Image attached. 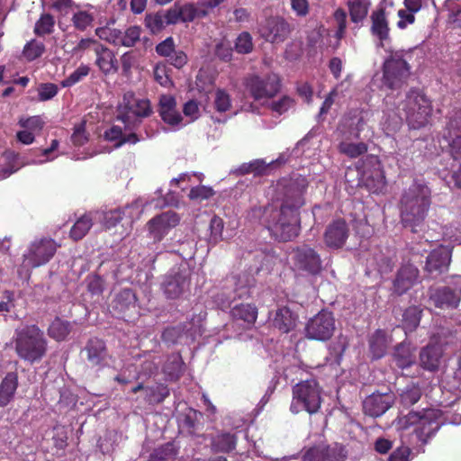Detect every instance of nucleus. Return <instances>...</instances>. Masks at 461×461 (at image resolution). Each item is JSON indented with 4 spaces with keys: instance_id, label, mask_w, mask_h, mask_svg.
Masks as SVG:
<instances>
[{
    "instance_id": "nucleus-1",
    "label": "nucleus",
    "mask_w": 461,
    "mask_h": 461,
    "mask_svg": "<svg viewBox=\"0 0 461 461\" xmlns=\"http://www.w3.org/2000/svg\"><path fill=\"white\" fill-rule=\"evenodd\" d=\"M308 180L303 176L281 178L277 184L279 206L268 204L262 214V222L269 233L280 242L297 238L301 230L300 208L305 203Z\"/></svg>"
},
{
    "instance_id": "nucleus-2",
    "label": "nucleus",
    "mask_w": 461,
    "mask_h": 461,
    "mask_svg": "<svg viewBox=\"0 0 461 461\" xmlns=\"http://www.w3.org/2000/svg\"><path fill=\"white\" fill-rule=\"evenodd\" d=\"M431 203L430 187L422 180H414L403 189L398 202L402 225L412 233L423 231Z\"/></svg>"
},
{
    "instance_id": "nucleus-3",
    "label": "nucleus",
    "mask_w": 461,
    "mask_h": 461,
    "mask_svg": "<svg viewBox=\"0 0 461 461\" xmlns=\"http://www.w3.org/2000/svg\"><path fill=\"white\" fill-rule=\"evenodd\" d=\"M49 340L38 325H25L14 332V350L17 357L30 364L40 362L46 357Z\"/></svg>"
},
{
    "instance_id": "nucleus-4",
    "label": "nucleus",
    "mask_w": 461,
    "mask_h": 461,
    "mask_svg": "<svg viewBox=\"0 0 461 461\" xmlns=\"http://www.w3.org/2000/svg\"><path fill=\"white\" fill-rule=\"evenodd\" d=\"M154 113L149 97H142L129 90L122 95L117 105V120L122 122L125 129L140 128L144 118L150 117Z\"/></svg>"
},
{
    "instance_id": "nucleus-5",
    "label": "nucleus",
    "mask_w": 461,
    "mask_h": 461,
    "mask_svg": "<svg viewBox=\"0 0 461 461\" xmlns=\"http://www.w3.org/2000/svg\"><path fill=\"white\" fill-rule=\"evenodd\" d=\"M401 107L410 128H424L433 115V103L420 88H410L401 103Z\"/></svg>"
},
{
    "instance_id": "nucleus-6",
    "label": "nucleus",
    "mask_w": 461,
    "mask_h": 461,
    "mask_svg": "<svg viewBox=\"0 0 461 461\" xmlns=\"http://www.w3.org/2000/svg\"><path fill=\"white\" fill-rule=\"evenodd\" d=\"M292 402L290 403V411L294 414L307 411L309 414L318 412L322 402L321 388L317 380L299 381L292 387Z\"/></svg>"
},
{
    "instance_id": "nucleus-7",
    "label": "nucleus",
    "mask_w": 461,
    "mask_h": 461,
    "mask_svg": "<svg viewBox=\"0 0 461 461\" xmlns=\"http://www.w3.org/2000/svg\"><path fill=\"white\" fill-rule=\"evenodd\" d=\"M406 424L412 425V435L421 445H425L443 425V414L438 409L410 411L406 416Z\"/></svg>"
},
{
    "instance_id": "nucleus-8",
    "label": "nucleus",
    "mask_w": 461,
    "mask_h": 461,
    "mask_svg": "<svg viewBox=\"0 0 461 461\" xmlns=\"http://www.w3.org/2000/svg\"><path fill=\"white\" fill-rule=\"evenodd\" d=\"M411 52L397 50L392 52L383 65V83L387 88H401L411 75L409 59Z\"/></svg>"
},
{
    "instance_id": "nucleus-9",
    "label": "nucleus",
    "mask_w": 461,
    "mask_h": 461,
    "mask_svg": "<svg viewBox=\"0 0 461 461\" xmlns=\"http://www.w3.org/2000/svg\"><path fill=\"white\" fill-rule=\"evenodd\" d=\"M243 85L254 100H261V98L275 97L280 93L282 80L276 73L266 75L252 73L244 78Z\"/></svg>"
},
{
    "instance_id": "nucleus-10",
    "label": "nucleus",
    "mask_w": 461,
    "mask_h": 461,
    "mask_svg": "<svg viewBox=\"0 0 461 461\" xmlns=\"http://www.w3.org/2000/svg\"><path fill=\"white\" fill-rule=\"evenodd\" d=\"M292 263L298 273L309 276H320L323 271V260L321 255L314 247L309 244H301L292 249Z\"/></svg>"
},
{
    "instance_id": "nucleus-11",
    "label": "nucleus",
    "mask_w": 461,
    "mask_h": 461,
    "mask_svg": "<svg viewBox=\"0 0 461 461\" xmlns=\"http://www.w3.org/2000/svg\"><path fill=\"white\" fill-rule=\"evenodd\" d=\"M81 356L89 368L101 372L110 366L113 357L108 350L107 343L99 337H90L81 349Z\"/></svg>"
},
{
    "instance_id": "nucleus-12",
    "label": "nucleus",
    "mask_w": 461,
    "mask_h": 461,
    "mask_svg": "<svg viewBox=\"0 0 461 461\" xmlns=\"http://www.w3.org/2000/svg\"><path fill=\"white\" fill-rule=\"evenodd\" d=\"M336 330V320L333 312L321 310L308 320L304 327L305 336L309 339L328 341Z\"/></svg>"
},
{
    "instance_id": "nucleus-13",
    "label": "nucleus",
    "mask_w": 461,
    "mask_h": 461,
    "mask_svg": "<svg viewBox=\"0 0 461 461\" xmlns=\"http://www.w3.org/2000/svg\"><path fill=\"white\" fill-rule=\"evenodd\" d=\"M191 275L187 267H172L163 276L161 289L167 298H178L190 286Z\"/></svg>"
},
{
    "instance_id": "nucleus-14",
    "label": "nucleus",
    "mask_w": 461,
    "mask_h": 461,
    "mask_svg": "<svg viewBox=\"0 0 461 461\" xmlns=\"http://www.w3.org/2000/svg\"><path fill=\"white\" fill-rule=\"evenodd\" d=\"M113 315L118 318L131 317L139 311V298L132 288H122L115 293L110 304Z\"/></svg>"
},
{
    "instance_id": "nucleus-15",
    "label": "nucleus",
    "mask_w": 461,
    "mask_h": 461,
    "mask_svg": "<svg viewBox=\"0 0 461 461\" xmlns=\"http://www.w3.org/2000/svg\"><path fill=\"white\" fill-rule=\"evenodd\" d=\"M292 30L291 24L285 18L281 15H271L261 24L260 34L269 42H284Z\"/></svg>"
},
{
    "instance_id": "nucleus-16",
    "label": "nucleus",
    "mask_w": 461,
    "mask_h": 461,
    "mask_svg": "<svg viewBox=\"0 0 461 461\" xmlns=\"http://www.w3.org/2000/svg\"><path fill=\"white\" fill-rule=\"evenodd\" d=\"M180 221V216L174 211H167L153 216L147 223L150 238L154 242H160L169 233L171 228L176 227Z\"/></svg>"
},
{
    "instance_id": "nucleus-17",
    "label": "nucleus",
    "mask_w": 461,
    "mask_h": 461,
    "mask_svg": "<svg viewBox=\"0 0 461 461\" xmlns=\"http://www.w3.org/2000/svg\"><path fill=\"white\" fill-rule=\"evenodd\" d=\"M57 242L52 238H42L40 241L32 243L29 252L25 255V260L32 267H41L50 262L57 250Z\"/></svg>"
},
{
    "instance_id": "nucleus-18",
    "label": "nucleus",
    "mask_w": 461,
    "mask_h": 461,
    "mask_svg": "<svg viewBox=\"0 0 461 461\" xmlns=\"http://www.w3.org/2000/svg\"><path fill=\"white\" fill-rule=\"evenodd\" d=\"M349 233V226L344 218L333 220L327 225L323 234L325 246L330 249H339L344 247Z\"/></svg>"
},
{
    "instance_id": "nucleus-19",
    "label": "nucleus",
    "mask_w": 461,
    "mask_h": 461,
    "mask_svg": "<svg viewBox=\"0 0 461 461\" xmlns=\"http://www.w3.org/2000/svg\"><path fill=\"white\" fill-rule=\"evenodd\" d=\"M395 401L393 392H374L366 397L363 402V409L368 416H382L391 408Z\"/></svg>"
},
{
    "instance_id": "nucleus-20",
    "label": "nucleus",
    "mask_w": 461,
    "mask_h": 461,
    "mask_svg": "<svg viewBox=\"0 0 461 461\" xmlns=\"http://www.w3.org/2000/svg\"><path fill=\"white\" fill-rule=\"evenodd\" d=\"M452 258V250L446 246H439L429 254L425 262V271L429 274H442L447 271Z\"/></svg>"
},
{
    "instance_id": "nucleus-21",
    "label": "nucleus",
    "mask_w": 461,
    "mask_h": 461,
    "mask_svg": "<svg viewBox=\"0 0 461 461\" xmlns=\"http://www.w3.org/2000/svg\"><path fill=\"white\" fill-rule=\"evenodd\" d=\"M419 276L420 271L416 266H413L411 262L402 264L393 282V292L398 294V295L407 293L411 287L414 286Z\"/></svg>"
},
{
    "instance_id": "nucleus-22",
    "label": "nucleus",
    "mask_w": 461,
    "mask_h": 461,
    "mask_svg": "<svg viewBox=\"0 0 461 461\" xmlns=\"http://www.w3.org/2000/svg\"><path fill=\"white\" fill-rule=\"evenodd\" d=\"M444 137L450 147V153L454 159L461 158V110L454 113L447 124Z\"/></svg>"
},
{
    "instance_id": "nucleus-23",
    "label": "nucleus",
    "mask_w": 461,
    "mask_h": 461,
    "mask_svg": "<svg viewBox=\"0 0 461 461\" xmlns=\"http://www.w3.org/2000/svg\"><path fill=\"white\" fill-rule=\"evenodd\" d=\"M131 393L144 392L143 401L149 405H158L167 399L170 394V390L167 384L164 383H158L155 385H144L143 383H138L131 387Z\"/></svg>"
},
{
    "instance_id": "nucleus-24",
    "label": "nucleus",
    "mask_w": 461,
    "mask_h": 461,
    "mask_svg": "<svg viewBox=\"0 0 461 461\" xmlns=\"http://www.w3.org/2000/svg\"><path fill=\"white\" fill-rule=\"evenodd\" d=\"M429 299L434 306L441 309L457 307L461 301V288L454 290L451 286H438L430 294Z\"/></svg>"
},
{
    "instance_id": "nucleus-25",
    "label": "nucleus",
    "mask_w": 461,
    "mask_h": 461,
    "mask_svg": "<svg viewBox=\"0 0 461 461\" xmlns=\"http://www.w3.org/2000/svg\"><path fill=\"white\" fill-rule=\"evenodd\" d=\"M94 52L96 57V66L102 73L111 74L118 71V59L112 49L106 48V46H103V44H99L95 41Z\"/></svg>"
},
{
    "instance_id": "nucleus-26",
    "label": "nucleus",
    "mask_w": 461,
    "mask_h": 461,
    "mask_svg": "<svg viewBox=\"0 0 461 461\" xmlns=\"http://www.w3.org/2000/svg\"><path fill=\"white\" fill-rule=\"evenodd\" d=\"M442 356L443 346L439 343H429L421 348L419 353L420 366L430 372L438 370Z\"/></svg>"
},
{
    "instance_id": "nucleus-27",
    "label": "nucleus",
    "mask_w": 461,
    "mask_h": 461,
    "mask_svg": "<svg viewBox=\"0 0 461 461\" xmlns=\"http://www.w3.org/2000/svg\"><path fill=\"white\" fill-rule=\"evenodd\" d=\"M158 113L162 120L168 124L181 123L183 116L176 110V97L172 95H162L158 100Z\"/></svg>"
},
{
    "instance_id": "nucleus-28",
    "label": "nucleus",
    "mask_w": 461,
    "mask_h": 461,
    "mask_svg": "<svg viewBox=\"0 0 461 461\" xmlns=\"http://www.w3.org/2000/svg\"><path fill=\"white\" fill-rule=\"evenodd\" d=\"M371 19V33L376 36L380 41V45H384V41L390 38L389 20L387 19L384 8H377L372 12Z\"/></svg>"
},
{
    "instance_id": "nucleus-29",
    "label": "nucleus",
    "mask_w": 461,
    "mask_h": 461,
    "mask_svg": "<svg viewBox=\"0 0 461 461\" xmlns=\"http://www.w3.org/2000/svg\"><path fill=\"white\" fill-rule=\"evenodd\" d=\"M298 318V314L292 312L289 306H280L276 311L272 321L273 325L281 332L288 333L297 326Z\"/></svg>"
},
{
    "instance_id": "nucleus-30",
    "label": "nucleus",
    "mask_w": 461,
    "mask_h": 461,
    "mask_svg": "<svg viewBox=\"0 0 461 461\" xmlns=\"http://www.w3.org/2000/svg\"><path fill=\"white\" fill-rule=\"evenodd\" d=\"M230 317L236 321H243L250 327L258 318V308L254 303H236L230 308Z\"/></svg>"
},
{
    "instance_id": "nucleus-31",
    "label": "nucleus",
    "mask_w": 461,
    "mask_h": 461,
    "mask_svg": "<svg viewBox=\"0 0 461 461\" xmlns=\"http://www.w3.org/2000/svg\"><path fill=\"white\" fill-rule=\"evenodd\" d=\"M18 386L17 372H7L0 383V406H6L13 401Z\"/></svg>"
},
{
    "instance_id": "nucleus-32",
    "label": "nucleus",
    "mask_w": 461,
    "mask_h": 461,
    "mask_svg": "<svg viewBox=\"0 0 461 461\" xmlns=\"http://www.w3.org/2000/svg\"><path fill=\"white\" fill-rule=\"evenodd\" d=\"M393 362L399 368H407L416 362V355L409 343H400L393 352Z\"/></svg>"
},
{
    "instance_id": "nucleus-33",
    "label": "nucleus",
    "mask_w": 461,
    "mask_h": 461,
    "mask_svg": "<svg viewBox=\"0 0 461 461\" xmlns=\"http://www.w3.org/2000/svg\"><path fill=\"white\" fill-rule=\"evenodd\" d=\"M389 347L386 331L376 330L369 339V351L375 359H379L385 355Z\"/></svg>"
},
{
    "instance_id": "nucleus-34",
    "label": "nucleus",
    "mask_w": 461,
    "mask_h": 461,
    "mask_svg": "<svg viewBox=\"0 0 461 461\" xmlns=\"http://www.w3.org/2000/svg\"><path fill=\"white\" fill-rule=\"evenodd\" d=\"M237 446V436L233 433H219L211 440V448L213 452L233 451Z\"/></svg>"
},
{
    "instance_id": "nucleus-35",
    "label": "nucleus",
    "mask_w": 461,
    "mask_h": 461,
    "mask_svg": "<svg viewBox=\"0 0 461 461\" xmlns=\"http://www.w3.org/2000/svg\"><path fill=\"white\" fill-rule=\"evenodd\" d=\"M185 370L181 354H172L163 366L164 374L171 380L177 381Z\"/></svg>"
},
{
    "instance_id": "nucleus-36",
    "label": "nucleus",
    "mask_w": 461,
    "mask_h": 461,
    "mask_svg": "<svg viewBox=\"0 0 461 461\" xmlns=\"http://www.w3.org/2000/svg\"><path fill=\"white\" fill-rule=\"evenodd\" d=\"M93 225L94 219L91 213H84V215L79 216L76 222L73 223L69 231V238L73 240H80V239L85 238L86 234L90 231Z\"/></svg>"
},
{
    "instance_id": "nucleus-37",
    "label": "nucleus",
    "mask_w": 461,
    "mask_h": 461,
    "mask_svg": "<svg viewBox=\"0 0 461 461\" xmlns=\"http://www.w3.org/2000/svg\"><path fill=\"white\" fill-rule=\"evenodd\" d=\"M178 456V448L174 442L159 445L149 454L148 461H175Z\"/></svg>"
},
{
    "instance_id": "nucleus-38",
    "label": "nucleus",
    "mask_w": 461,
    "mask_h": 461,
    "mask_svg": "<svg viewBox=\"0 0 461 461\" xmlns=\"http://www.w3.org/2000/svg\"><path fill=\"white\" fill-rule=\"evenodd\" d=\"M71 331V324L68 321H62L60 317H55L48 327V334L56 341H64Z\"/></svg>"
},
{
    "instance_id": "nucleus-39",
    "label": "nucleus",
    "mask_w": 461,
    "mask_h": 461,
    "mask_svg": "<svg viewBox=\"0 0 461 461\" xmlns=\"http://www.w3.org/2000/svg\"><path fill=\"white\" fill-rule=\"evenodd\" d=\"M365 184L371 192L378 194V192H383L384 188L386 187V176L382 169H374L371 173L366 174Z\"/></svg>"
},
{
    "instance_id": "nucleus-40",
    "label": "nucleus",
    "mask_w": 461,
    "mask_h": 461,
    "mask_svg": "<svg viewBox=\"0 0 461 461\" xmlns=\"http://www.w3.org/2000/svg\"><path fill=\"white\" fill-rule=\"evenodd\" d=\"M422 397V390L419 384L410 383L400 393V402L403 406H411Z\"/></svg>"
},
{
    "instance_id": "nucleus-41",
    "label": "nucleus",
    "mask_w": 461,
    "mask_h": 461,
    "mask_svg": "<svg viewBox=\"0 0 461 461\" xmlns=\"http://www.w3.org/2000/svg\"><path fill=\"white\" fill-rule=\"evenodd\" d=\"M348 451L346 445L335 442L334 444H324V461H346Z\"/></svg>"
},
{
    "instance_id": "nucleus-42",
    "label": "nucleus",
    "mask_w": 461,
    "mask_h": 461,
    "mask_svg": "<svg viewBox=\"0 0 461 461\" xmlns=\"http://www.w3.org/2000/svg\"><path fill=\"white\" fill-rule=\"evenodd\" d=\"M338 149L341 154L349 158L360 157L366 154L368 149V145L365 142H348V140H341L338 145Z\"/></svg>"
},
{
    "instance_id": "nucleus-43",
    "label": "nucleus",
    "mask_w": 461,
    "mask_h": 461,
    "mask_svg": "<svg viewBox=\"0 0 461 461\" xmlns=\"http://www.w3.org/2000/svg\"><path fill=\"white\" fill-rule=\"evenodd\" d=\"M350 18L353 23H360L369 11V4L366 0H350L348 3Z\"/></svg>"
},
{
    "instance_id": "nucleus-44",
    "label": "nucleus",
    "mask_w": 461,
    "mask_h": 461,
    "mask_svg": "<svg viewBox=\"0 0 461 461\" xmlns=\"http://www.w3.org/2000/svg\"><path fill=\"white\" fill-rule=\"evenodd\" d=\"M55 23L52 14H42L35 23L34 33L38 36L52 33Z\"/></svg>"
},
{
    "instance_id": "nucleus-45",
    "label": "nucleus",
    "mask_w": 461,
    "mask_h": 461,
    "mask_svg": "<svg viewBox=\"0 0 461 461\" xmlns=\"http://www.w3.org/2000/svg\"><path fill=\"white\" fill-rule=\"evenodd\" d=\"M145 25L152 33H158L165 29V11L146 14Z\"/></svg>"
},
{
    "instance_id": "nucleus-46",
    "label": "nucleus",
    "mask_w": 461,
    "mask_h": 461,
    "mask_svg": "<svg viewBox=\"0 0 461 461\" xmlns=\"http://www.w3.org/2000/svg\"><path fill=\"white\" fill-rule=\"evenodd\" d=\"M46 51V46L41 41L37 40H31L23 48V55L27 60H34V59L41 58V54Z\"/></svg>"
},
{
    "instance_id": "nucleus-47",
    "label": "nucleus",
    "mask_w": 461,
    "mask_h": 461,
    "mask_svg": "<svg viewBox=\"0 0 461 461\" xmlns=\"http://www.w3.org/2000/svg\"><path fill=\"white\" fill-rule=\"evenodd\" d=\"M95 33L99 38L104 39L111 44L122 45V31L121 29L104 26V28L95 29Z\"/></svg>"
},
{
    "instance_id": "nucleus-48",
    "label": "nucleus",
    "mask_w": 461,
    "mask_h": 461,
    "mask_svg": "<svg viewBox=\"0 0 461 461\" xmlns=\"http://www.w3.org/2000/svg\"><path fill=\"white\" fill-rule=\"evenodd\" d=\"M94 21L95 17L93 14L88 13V11H77V13L73 14L71 17L73 26L81 32H85V30L88 29V27H91Z\"/></svg>"
},
{
    "instance_id": "nucleus-49",
    "label": "nucleus",
    "mask_w": 461,
    "mask_h": 461,
    "mask_svg": "<svg viewBox=\"0 0 461 461\" xmlns=\"http://www.w3.org/2000/svg\"><path fill=\"white\" fill-rule=\"evenodd\" d=\"M86 289L92 295H102L105 289V281L99 273H91L86 278Z\"/></svg>"
},
{
    "instance_id": "nucleus-50",
    "label": "nucleus",
    "mask_w": 461,
    "mask_h": 461,
    "mask_svg": "<svg viewBox=\"0 0 461 461\" xmlns=\"http://www.w3.org/2000/svg\"><path fill=\"white\" fill-rule=\"evenodd\" d=\"M348 345L349 340L345 336L337 337L336 340L330 344V353L337 364L341 361Z\"/></svg>"
},
{
    "instance_id": "nucleus-51",
    "label": "nucleus",
    "mask_w": 461,
    "mask_h": 461,
    "mask_svg": "<svg viewBox=\"0 0 461 461\" xmlns=\"http://www.w3.org/2000/svg\"><path fill=\"white\" fill-rule=\"evenodd\" d=\"M208 14L205 9H198L194 4H185L180 6V21L188 23V21H194V19L203 18Z\"/></svg>"
},
{
    "instance_id": "nucleus-52",
    "label": "nucleus",
    "mask_w": 461,
    "mask_h": 461,
    "mask_svg": "<svg viewBox=\"0 0 461 461\" xmlns=\"http://www.w3.org/2000/svg\"><path fill=\"white\" fill-rule=\"evenodd\" d=\"M253 47V37L251 33L247 32V31L239 33L234 42V49L238 53H251Z\"/></svg>"
},
{
    "instance_id": "nucleus-53",
    "label": "nucleus",
    "mask_w": 461,
    "mask_h": 461,
    "mask_svg": "<svg viewBox=\"0 0 461 461\" xmlns=\"http://www.w3.org/2000/svg\"><path fill=\"white\" fill-rule=\"evenodd\" d=\"M421 321V312H420L417 306H410L403 312V324L410 330H413L419 326Z\"/></svg>"
},
{
    "instance_id": "nucleus-54",
    "label": "nucleus",
    "mask_w": 461,
    "mask_h": 461,
    "mask_svg": "<svg viewBox=\"0 0 461 461\" xmlns=\"http://www.w3.org/2000/svg\"><path fill=\"white\" fill-rule=\"evenodd\" d=\"M90 73V68L86 66V64H81L77 68H76L70 75L65 77L61 81L62 86H73V85L80 82L82 78L86 77L87 74Z\"/></svg>"
},
{
    "instance_id": "nucleus-55",
    "label": "nucleus",
    "mask_w": 461,
    "mask_h": 461,
    "mask_svg": "<svg viewBox=\"0 0 461 461\" xmlns=\"http://www.w3.org/2000/svg\"><path fill=\"white\" fill-rule=\"evenodd\" d=\"M140 26H130V28L122 31V45L124 47H132L140 39Z\"/></svg>"
},
{
    "instance_id": "nucleus-56",
    "label": "nucleus",
    "mask_w": 461,
    "mask_h": 461,
    "mask_svg": "<svg viewBox=\"0 0 461 461\" xmlns=\"http://www.w3.org/2000/svg\"><path fill=\"white\" fill-rule=\"evenodd\" d=\"M214 105L220 113H225L231 108V98L226 90L218 88L215 92Z\"/></svg>"
},
{
    "instance_id": "nucleus-57",
    "label": "nucleus",
    "mask_w": 461,
    "mask_h": 461,
    "mask_svg": "<svg viewBox=\"0 0 461 461\" xmlns=\"http://www.w3.org/2000/svg\"><path fill=\"white\" fill-rule=\"evenodd\" d=\"M303 461H325V444L313 445L304 451Z\"/></svg>"
},
{
    "instance_id": "nucleus-58",
    "label": "nucleus",
    "mask_w": 461,
    "mask_h": 461,
    "mask_svg": "<svg viewBox=\"0 0 461 461\" xmlns=\"http://www.w3.org/2000/svg\"><path fill=\"white\" fill-rule=\"evenodd\" d=\"M294 104H295V99L288 96V95H284V96L280 97L277 101H273L269 104V108H271L275 113H286V111H289Z\"/></svg>"
},
{
    "instance_id": "nucleus-59",
    "label": "nucleus",
    "mask_w": 461,
    "mask_h": 461,
    "mask_svg": "<svg viewBox=\"0 0 461 461\" xmlns=\"http://www.w3.org/2000/svg\"><path fill=\"white\" fill-rule=\"evenodd\" d=\"M200 416H202V413H200V411H193V409L184 415L182 419V425L190 434H195Z\"/></svg>"
},
{
    "instance_id": "nucleus-60",
    "label": "nucleus",
    "mask_w": 461,
    "mask_h": 461,
    "mask_svg": "<svg viewBox=\"0 0 461 461\" xmlns=\"http://www.w3.org/2000/svg\"><path fill=\"white\" fill-rule=\"evenodd\" d=\"M333 18L337 25L335 37L337 39H342L343 36H345L347 28V13L345 9H336L335 13L333 14Z\"/></svg>"
},
{
    "instance_id": "nucleus-61",
    "label": "nucleus",
    "mask_w": 461,
    "mask_h": 461,
    "mask_svg": "<svg viewBox=\"0 0 461 461\" xmlns=\"http://www.w3.org/2000/svg\"><path fill=\"white\" fill-rule=\"evenodd\" d=\"M267 168V165L264 160H253L250 163H243V165L240 167V170L242 174H255V175H263L265 174Z\"/></svg>"
},
{
    "instance_id": "nucleus-62",
    "label": "nucleus",
    "mask_w": 461,
    "mask_h": 461,
    "mask_svg": "<svg viewBox=\"0 0 461 461\" xmlns=\"http://www.w3.org/2000/svg\"><path fill=\"white\" fill-rule=\"evenodd\" d=\"M183 333V326H167L161 335L162 340L165 342H169V344H176L179 338L182 337Z\"/></svg>"
},
{
    "instance_id": "nucleus-63",
    "label": "nucleus",
    "mask_w": 461,
    "mask_h": 461,
    "mask_svg": "<svg viewBox=\"0 0 461 461\" xmlns=\"http://www.w3.org/2000/svg\"><path fill=\"white\" fill-rule=\"evenodd\" d=\"M215 55L224 60V62H229L233 58V48L231 47L230 41H226V40H222L215 46Z\"/></svg>"
},
{
    "instance_id": "nucleus-64",
    "label": "nucleus",
    "mask_w": 461,
    "mask_h": 461,
    "mask_svg": "<svg viewBox=\"0 0 461 461\" xmlns=\"http://www.w3.org/2000/svg\"><path fill=\"white\" fill-rule=\"evenodd\" d=\"M71 141L76 146H83V144L88 141V135L86 131L85 121H83V122L78 123L77 125H75L74 131L71 135Z\"/></svg>"
}]
</instances>
